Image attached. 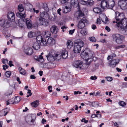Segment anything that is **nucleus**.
I'll list each match as a JSON object with an SVG mask.
<instances>
[{"mask_svg": "<svg viewBox=\"0 0 127 127\" xmlns=\"http://www.w3.org/2000/svg\"><path fill=\"white\" fill-rule=\"evenodd\" d=\"M115 19L116 21H114L113 23H117L116 26L119 28H121L122 30H124L125 24L127 22V20L125 18L124 14L123 13H120L118 12H115Z\"/></svg>", "mask_w": 127, "mask_h": 127, "instance_id": "f257e3e1", "label": "nucleus"}, {"mask_svg": "<svg viewBox=\"0 0 127 127\" xmlns=\"http://www.w3.org/2000/svg\"><path fill=\"white\" fill-rule=\"evenodd\" d=\"M81 56L82 58L86 61L87 64H88L91 63V62L92 61L91 60L89 61V60L95 58V60L96 59V58L94 56V52L89 48L86 49L84 51L81 53Z\"/></svg>", "mask_w": 127, "mask_h": 127, "instance_id": "f03ea898", "label": "nucleus"}, {"mask_svg": "<svg viewBox=\"0 0 127 127\" xmlns=\"http://www.w3.org/2000/svg\"><path fill=\"white\" fill-rule=\"evenodd\" d=\"M84 16V14L80 13L78 17L77 27L79 29H83L85 26L88 23V21Z\"/></svg>", "mask_w": 127, "mask_h": 127, "instance_id": "7ed1b4c3", "label": "nucleus"}, {"mask_svg": "<svg viewBox=\"0 0 127 127\" xmlns=\"http://www.w3.org/2000/svg\"><path fill=\"white\" fill-rule=\"evenodd\" d=\"M46 57L48 61L51 62H53L55 60H59L61 58L60 54H56L54 50L51 51Z\"/></svg>", "mask_w": 127, "mask_h": 127, "instance_id": "20e7f679", "label": "nucleus"}, {"mask_svg": "<svg viewBox=\"0 0 127 127\" xmlns=\"http://www.w3.org/2000/svg\"><path fill=\"white\" fill-rule=\"evenodd\" d=\"M84 45V42L80 40H77L74 42V47L73 49L74 53H78L81 51V48Z\"/></svg>", "mask_w": 127, "mask_h": 127, "instance_id": "39448f33", "label": "nucleus"}, {"mask_svg": "<svg viewBox=\"0 0 127 127\" xmlns=\"http://www.w3.org/2000/svg\"><path fill=\"white\" fill-rule=\"evenodd\" d=\"M113 40L118 44H121L124 39V36L118 34H113L112 36Z\"/></svg>", "mask_w": 127, "mask_h": 127, "instance_id": "423d86ee", "label": "nucleus"}, {"mask_svg": "<svg viewBox=\"0 0 127 127\" xmlns=\"http://www.w3.org/2000/svg\"><path fill=\"white\" fill-rule=\"evenodd\" d=\"M9 24L8 20L1 17L0 18V26L3 28H7Z\"/></svg>", "mask_w": 127, "mask_h": 127, "instance_id": "0eeeda50", "label": "nucleus"}, {"mask_svg": "<svg viewBox=\"0 0 127 127\" xmlns=\"http://www.w3.org/2000/svg\"><path fill=\"white\" fill-rule=\"evenodd\" d=\"M83 64V62L81 61L76 60L74 62L73 65L76 68L81 69Z\"/></svg>", "mask_w": 127, "mask_h": 127, "instance_id": "6e6552de", "label": "nucleus"}, {"mask_svg": "<svg viewBox=\"0 0 127 127\" xmlns=\"http://www.w3.org/2000/svg\"><path fill=\"white\" fill-rule=\"evenodd\" d=\"M119 3L121 5V8L122 9H127V0H122L119 1Z\"/></svg>", "mask_w": 127, "mask_h": 127, "instance_id": "1a4fd4ad", "label": "nucleus"}, {"mask_svg": "<svg viewBox=\"0 0 127 127\" xmlns=\"http://www.w3.org/2000/svg\"><path fill=\"white\" fill-rule=\"evenodd\" d=\"M119 62V59H112L109 61L110 66L112 67H115L116 65L118 64Z\"/></svg>", "mask_w": 127, "mask_h": 127, "instance_id": "9d476101", "label": "nucleus"}, {"mask_svg": "<svg viewBox=\"0 0 127 127\" xmlns=\"http://www.w3.org/2000/svg\"><path fill=\"white\" fill-rule=\"evenodd\" d=\"M7 17L8 19V22L10 23V22H14L15 21V18L14 14L11 12L8 13L7 15Z\"/></svg>", "mask_w": 127, "mask_h": 127, "instance_id": "9b49d317", "label": "nucleus"}, {"mask_svg": "<svg viewBox=\"0 0 127 127\" xmlns=\"http://www.w3.org/2000/svg\"><path fill=\"white\" fill-rule=\"evenodd\" d=\"M24 52L26 55L29 56L31 55L33 53V49L30 47L25 48Z\"/></svg>", "mask_w": 127, "mask_h": 127, "instance_id": "f8f14e48", "label": "nucleus"}, {"mask_svg": "<svg viewBox=\"0 0 127 127\" xmlns=\"http://www.w3.org/2000/svg\"><path fill=\"white\" fill-rule=\"evenodd\" d=\"M108 9H112L115 6V2L113 0H107Z\"/></svg>", "mask_w": 127, "mask_h": 127, "instance_id": "ddd939ff", "label": "nucleus"}, {"mask_svg": "<svg viewBox=\"0 0 127 127\" xmlns=\"http://www.w3.org/2000/svg\"><path fill=\"white\" fill-rule=\"evenodd\" d=\"M61 55L62 58L64 59H66L68 56L67 51L64 49H63L61 51Z\"/></svg>", "mask_w": 127, "mask_h": 127, "instance_id": "4468645a", "label": "nucleus"}, {"mask_svg": "<svg viewBox=\"0 0 127 127\" xmlns=\"http://www.w3.org/2000/svg\"><path fill=\"white\" fill-rule=\"evenodd\" d=\"M107 2V0H102L101 3V8L103 9H104L106 8H108Z\"/></svg>", "mask_w": 127, "mask_h": 127, "instance_id": "2eb2a0df", "label": "nucleus"}, {"mask_svg": "<svg viewBox=\"0 0 127 127\" xmlns=\"http://www.w3.org/2000/svg\"><path fill=\"white\" fill-rule=\"evenodd\" d=\"M43 17L49 19V15L46 12L43 11L40 12V18H43Z\"/></svg>", "mask_w": 127, "mask_h": 127, "instance_id": "dca6fc26", "label": "nucleus"}, {"mask_svg": "<svg viewBox=\"0 0 127 127\" xmlns=\"http://www.w3.org/2000/svg\"><path fill=\"white\" fill-rule=\"evenodd\" d=\"M9 109L6 108L0 112V116H5L8 113Z\"/></svg>", "mask_w": 127, "mask_h": 127, "instance_id": "f3484780", "label": "nucleus"}, {"mask_svg": "<svg viewBox=\"0 0 127 127\" xmlns=\"http://www.w3.org/2000/svg\"><path fill=\"white\" fill-rule=\"evenodd\" d=\"M47 44L50 45L54 44L55 40L53 38L50 37L47 40Z\"/></svg>", "mask_w": 127, "mask_h": 127, "instance_id": "a211bd4d", "label": "nucleus"}, {"mask_svg": "<svg viewBox=\"0 0 127 127\" xmlns=\"http://www.w3.org/2000/svg\"><path fill=\"white\" fill-rule=\"evenodd\" d=\"M24 21L26 22L27 28H30L32 27V23L31 20L29 19H27L24 20Z\"/></svg>", "mask_w": 127, "mask_h": 127, "instance_id": "6ab92c4d", "label": "nucleus"}, {"mask_svg": "<svg viewBox=\"0 0 127 127\" xmlns=\"http://www.w3.org/2000/svg\"><path fill=\"white\" fill-rule=\"evenodd\" d=\"M58 28L55 26H52L50 28L51 32L54 34H56L58 32Z\"/></svg>", "mask_w": 127, "mask_h": 127, "instance_id": "aec40b11", "label": "nucleus"}, {"mask_svg": "<svg viewBox=\"0 0 127 127\" xmlns=\"http://www.w3.org/2000/svg\"><path fill=\"white\" fill-rule=\"evenodd\" d=\"M88 102H89V104L90 105H91L92 107H96L97 105V106H99L100 107H101L102 106V105H100V104L97 102H92L90 101H88Z\"/></svg>", "mask_w": 127, "mask_h": 127, "instance_id": "412c9836", "label": "nucleus"}, {"mask_svg": "<svg viewBox=\"0 0 127 127\" xmlns=\"http://www.w3.org/2000/svg\"><path fill=\"white\" fill-rule=\"evenodd\" d=\"M70 3L72 6H76L77 7L79 8V5L78 0H71Z\"/></svg>", "mask_w": 127, "mask_h": 127, "instance_id": "4be33fe9", "label": "nucleus"}, {"mask_svg": "<svg viewBox=\"0 0 127 127\" xmlns=\"http://www.w3.org/2000/svg\"><path fill=\"white\" fill-rule=\"evenodd\" d=\"M40 43L37 42L34 43L33 44L32 47L35 50L38 49L40 48Z\"/></svg>", "mask_w": 127, "mask_h": 127, "instance_id": "5701e85b", "label": "nucleus"}, {"mask_svg": "<svg viewBox=\"0 0 127 127\" xmlns=\"http://www.w3.org/2000/svg\"><path fill=\"white\" fill-rule=\"evenodd\" d=\"M34 58L36 60L38 61L39 62H42L44 61L43 57L41 55H39L38 57L35 56L34 57Z\"/></svg>", "mask_w": 127, "mask_h": 127, "instance_id": "b1692460", "label": "nucleus"}, {"mask_svg": "<svg viewBox=\"0 0 127 127\" xmlns=\"http://www.w3.org/2000/svg\"><path fill=\"white\" fill-rule=\"evenodd\" d=\"M42 34L43 36L45 37H49L51 35L50 32L48 31L43 32Z\"/></svg>", "mask_w": 127, "mask_h": 127, "instance_id": "393cba45", "label": "nucleus"}, {"mask_svg": "<svg viewBox=\"0 0 127 127\" xmlns=\"http://www.w3.org/2000/svg\"><path fill=\"white\" fill-rule=\"evenodd\" d=\"M16 15L17 16L21 18H25L26 16L25 13H22L21 12L20 13L18 12H17L16 14Z\"/></svg>", "mask_w": 127, "mask_h": 127, "instance_id": "a878e982", "label": "nucleus"}, {"mask_svg": "<svg viewBox=\"0 0 127 127\" xmlns=\"http://www.w3.org/2000/svg\"><path fill=\"white\" fill-rule=\"evenodd\" d=\"M93 11L96 13H100L101 12V9L98 7L94 8L93 9Z\"/></svg>", "mask_w": 127, "mask_h": 127, "instance_id": "bb28decb", "label": "nucleus"}, {"mask_svg": "<svg viewBox=\"0 0 127 127\" xmlns=\"http://www.w3.org/2000/svg\"><path fill=\"white\" fill-rule=\"evenodd\" d=\"M66 44L67 48L69 49H70L72 47L73 43L72 41L68 40Z\"/></svg>", "mask_w": 127, "mask_h": 127, "instance_id": "cd10ccee", "label": "nucleus"}, {"mask_svg": "<svg viewBox=\"0 0 127 127\" xmlns=\"http://www.w3.org/2000/svg\"><path fill=\"white\" fill-rule=\"evenodd\" d=\"M18 9L20 12H23L24 9L23 5L21 4H19L18 6Z\"/></svg>", "mask_w": 127, "mask_h": 127, "instance_id": "c85d7f7f", "label": "nucleus"}, {"mask_svg": "<svg viewBox=\"0 0 127 127\" xmlns=\"http://www.w3.org/2000/svg\"><path fill=\"white\" fill-rule=\"evenodd\" d=\"M18 70L20 74L23 75H25L26 74V71L22 68L20 67L19 68Z\"/></svg>", "mask_w": 127, "mask_h": 127, "instance_id": "c756f323", "label": "nucleus"}, {"mask_svg": "<svg viewBox=\"0 0 127 127\" xmlns=\"http://www.w3.org/2000/svg\"><path fill=\"white\" fill-rule=\"evenodd\" d=\"M39 103V101L36 100L32 102L31 103V105L32 107H36L38 106Z\"/></svg>", "mask_w": 127, "mask_h": 127, "instance_id": "7c9ffc66", "label": "nucleus"}, {"mask_svg": "<svg viewBox=\"0 0 127 127\" xmlns=\"http://www.w3.org/2000/svg\"><path fill=\"white\" fill-rule=\"evenodd\" d=\"M28 37L29 38H32L36 36V34L35 32H30L28 33Z\"/></svg>", "mask_w": 127, "mask_h": 127, "instance_id": "2f4dec72", "label": "nucleus"}, {"mask_svg": "<svg viewBox=\"0 0 127 127\" xmlns=\"http://www.w3.org/2000/svg\"><path fill=\"white\" fill-rule=\"evenodd\" d=\"M71 10V8L67 6H65V8L63 9V12L64 13H67L70 11Z\"/></svg>", "mask_w": 127, "mask_h": 127, "instance_id": "473e14b6", "label": "nucleus"}, {"mask_svg": "<svg viewBox=\"0 0 127 127\" xmlns=\"http://www.w3.org/2000/svg\"><path fill=\"white\" fill-rule=\"evenodd\" d=\"M14 103V100L13 98H12L6 101V105H7L9 104H12Z\"/></svg>", "mask_w": 127, "mask_h": 127, "instance_id": "72a5a7b5", "label": "nucleus"}, {"mask_svg": "<svg viewBox=\"0 0 127 127\" xmlns=\"http://www.w3.org/2000/svg\"><path fill=\"white\" fill-rule=\"evenodd\" d=\"M3 33L4 35L7 37H9L10 35L9 33H8V31L6 30H5L3 32Z\"/></svg>", "mask_w": 127, "mask_h": 127, "instance_id": "f704fd0d", "label": "nucleus"}, {"mask_svg": "<svg viewBox=\"0 0 127 127\" xmlns=\"http://www.w3.org/2000/svg\"><path fill=\"white\" fill-rule=\"evenodd\" d=\"M42 36L41 35H38L36 37L37 42L40 43L41 40H42L43 39Z\"/></svg>", "mask_w": 127, "mask_h": 127, "instance_id": "c9c22d12", "label": "nucleus"}, {"mask_svg": "<svg viewBox=\"0 0 127 127\" xmlns=\"http://www.w3.org/2000/svg\"><path fill=\"white\" fill-rule=\"evenodd\" d=\"M45 21L44 18H39V23L40 25H43V22Z\"/></svg>", "mask_w": 127, "mask_h": 127, "instance_id": "e433bc0d", "label": "nucleus"}, {"mask_svg": "<svg viewBox=\"0 0 127 127\" xmlns=\"http://www.w3.org/2000/svg\"><path fill=\"white\" fill-rule=\"evenodd\" d=\"M116 55L115 54H111L110 56H109L107 58V59L108 60H109L110 59H111V60H112V59H114L113 58L114 57H115L116 56Z\"/></svg>", "mask_w": 127, "mask_h": 127, "instance_id": "4c0bfd02", "label": "nucleus"}, {"mask_svg": "<svg viewBox=\"0 0 127 127\" xmlns=\"http://www.w3.org/2000/svg\"><path fill=\"white\" fill-rule=\"evenodd\" d=\"M43 8L46 11H48L49 9L47 5L46 4H43Z\"/></svg>", "mask_w": 127, "mask_h": 127, "instance_id": "58836bf2", "label": "nucleus"}, {"mask_svg": "<svg viewBox=\"0 0 127 127\" xmlns=\"http://www.w3.org/2000/svg\"><path fill=\"white\" fill-rule=\"evenodd\" d=\"M14 100V101L15 103H18L20 100V98L19 96H17L15 98H13Z\"/></svg>", "mask_w": 127, "mask_h": 127, "instance_id": "ea45409f", "label": "nucleus"}, {"mask_svg": "<svg viewBox=\"0 0 127 127\" xmlns=\"http://www.w3.org/2000/svg\"><path fill=\"white\" fill-rule=\"evenodd\" d=\"M87 5H89L90 6H92L93 5L94 3V1L92 0H89L87 1Z\"/></svg>", "mask_w": 127, "mask_h": 127, "instance_id": "a19ab883", "label": "nucleus"}, {"mask_svg": "<svg viewBox=\"0 0 127 127\" xmlns=\"http://www.w3.org/2000/svg\"><path fill=\"white\" fill-rule=\"evenodd\" d=\"M89 40L92 42H95L96 41V39L94 37H89Z\"/></svg>", "mask_w": 127, "mask_h": 127, "instance_id": "79ce46f5", "label": "nucleus"}, {"mask_svg": "<svg viewBox=\"0 0 127 127\" xmlns=\"http://www.w3.org/2000/svg\"><path fill=\"white\" fill-rule=\"evenodd\" d=\"M42 44L43 45L45 46L47 44V42L46 41L45 39H43L42 40H41L40 42V44Z\"/></svg>", "mask_w": 127, "mask_h": 127, "instance_id": "37998d69", "label": "nucleus"}, {"mask_svg": "<svg viewBox=\"0 0 127 127\" xmlns=\"http://www.w3.org/2000/svg\"><path fill=\"white\" fill-rule=\"evenodd\" d=\"M87 32H88L87 30H82L81 32V33L83 35H86L87 34Z\"/></svg>", "mask_w": 127, "mask_h": 127, "instance_id": "c03bdc74", "label": "nucleus"}, {"mask_svg": "<svg viewBox=\"0 0 127 127\" xmlns=\"http://www.w3.org/2000/svg\"><path fill=\"white\" fill-rule=\"evenodd\" d=\"M119 104L122 106H125L126 105V103L123 101H121L119 102Z\"/></svg>", "mask_w": 127, "mask_h": 127, "instance_id": "a18cd8bd", "label": "nucleus"}, {"mask_svg": "<svg viewBox=\"0 0 127 127\" xmlns=\"http://www.w3.org/2000/svg\"><path fill=\"white\" fill-rule=\"evenodd\" d=\"M87 1H85L83 0H80L79 1L81 4L84 5H87Z\"/></svg>", "mask_w": 127, "mask_h": 127, "instance_id": "49530a36", "label": "nucleus"}, {"mask_svg": "<svg viewBox=\"0 0 127 127\" xmlns=\"http://www.w3.org/2000/svg\"><path fill=\"white\" fill-rule=\"evenodd\" d=\"M11 72L10 71H8L6 72V75L7 77H9L11 76Z\"/></svg>", "mask_w": 127, "mask_h": 127, "instance_id": "de8ad7c7", "label": "nucleus"}, {"mask_svg": "<svg viewBox=\"0 0 127 127\" xmlns=\"http://www.w3.org/2000/svg\"><path fill=\"white\" fill-rule=\"evenodd\" d=\"M13 93V91L12 90H9L7 93V96H9L12 94Z\"/></svg>", "mask_w": 127, "mask_h": 127, "instance_id": "09e8293b", "label": "nucleus"}, {"mask_svg": "<svg viewBox=\"0 0 127 127\" xmlns=\"http://www.w3.org/2000/svg\"><path fill=\"white\" fill-rule=\"evenodd\" d=\"M125 47V45H121L116 47L115 48L116 49H118L119 48H124Z\"/></svg>", "mask_w": 127, "mask_h": 127, "instance_id": "8fccbe9b", "label": "nucleus"}, {"mask_svg": "<svg viewBox=\"0 0 127 127\" xmlns=\"http://www.w3.org/2000/svg\"><path fill=\"white\" fill-rule=\"evenodd\" d=\"M105 78H106V79L108 81L111 82L112 80V77H111L108 76L106 77Z\"/></svg>", "mask_w": 127, "mask_h": 127, "instance_id": "3c124183", "label": "nucleus"}, {"mask_svg": "<svg viewBox=\"0 0 127 127\" xmlns=\"http://www.w3.org/2000/svg\"><path fill=\"white\" fill-rule=\"evenodd\" d=\"M1 60L2 61V62L4 64H7L8 62V61L7 59H2Z\"/></svg>", "mask_w": 127, "mask_h": 127, "instance_id": "603ef678", "label": "nucleus"}, {"mask_svg": "<svg viewBox=\"0 0 127 127\" xmlns=\"http://www.w3.org/2000/svg\"><path fill=\"white\" fill-rule=\"evenodd\" d=\"M97 78V77L95 75L94 76H92L90 77V79L91 80H96Z\"/></svg>", "mask_w": 127, "mask_h": 127, "instance_id": "864d4df0", "label": "nucleus"}, {"mask_svg": "<svg viewBox=\"0 0 127 127\" xmlns=\"http://www.w3.org/2000/svg\"><path fill=\"white\" fill-rule=\"evenodd\" d=\"M49 25V23L48 22H47L46 21H45H45L43 22V24L42 25L44 26H47Z\"/></svg>", "mask_w": 127, "mask_h": 127, "instance_id": "5fc2aeb1", "label": "nucleus"}, {"mask_svg": "<svg viewBox=\"0 0 127 127\" xmlns=\"http://www.w3.org/2000/svg\"><path fill=\"white\" fill-rule=\"evenodd\" d=\"M127 20V22L124 25L125 26L124 28V30L125 31V32L127 31V19H126Z\"/></svg>", "mask_w": 127, "mask_h": 127, "instance_id": "6e6d98bb", "label": "nucleus"}, {"mask_svg": "<svg viewBox=\"0 0 127 127\" xmlns=\"http://www.w3.org/2000/svg\"><path fill=\"white\" fill-rule=\"evenodd\" d=\"M8 64L10 67L14 66V65L12 64V61H9Z\"/></svg>", "mask_w": 127, "mask_h": 127, "instance_id": "4d7b16f0", "label": "nucleus"}, {"mask_svg": "<svg viewBox=\"0 0 127 127\" xmlns=\"http://www.w3.org/2000/svg\"><path fill=\"white\" fill-rule=\"evenodd\" d=\"M75 29L70 30L69 31V33L70 34H72L74 32Z\"/></svg>", "mask_w": 127, "mask_h": 127, "instance_id": "13d9d810", "label": "nucleus"}, {"mask_svg": "<svg viewBox=\"0 0 127 127\" xmlns=\"http://www.w3.org/2000/svg\"><path fill=\"white\" fill-rule=\"evenodd\" d=\"M27 93L29 94V96H31L32 95V93H31V91L30 90H28V92Z\"/></svg>", "mask_w": 127, "mask_h": 127, "instance_id": "bf43d9fd", "label": "nucleus"}, {"mask_svg": "<svg viewBox=\"0 0 127 127\" xmlns=\"http://www.w3.org/2000/svg\"><path fill=\"white\" fill-rule=\"evenodd\" d=\"M2 67L3 68V69L4 70H6V68H5V67L6 68H7L8 67V66L6 65H3L2 66Z\"/></svg>", "mask_w": 127, "mask_h": 127, "instance_id": "052dcab7", "label": "nucleus"}, {"mask_svg": "<svg viewBox=\"0 0 127 127\" xmlns=\"http://www.w3.org/2000/svg\"><path fill=\"white\" fill-rule=\"evenodd\" d=\"M123 87L127 88V83H123Z\"/></svg>", "mask_w": 127, "mask_h": 127, "instance_id": "680f3d73", "label": "nucleus"}, {"mask_svg": "<svg viewBox=\"0 0 127 127\" xmlns=\"http://www.w3.org/2000/svg\"><path fill=\"white\" fill-rule=\"evenodd\" d=\"M68 0H60L61 2L62 3H64L67 2Z\"/></svg>", "mask_w": 127, "mask_h": 127, "instance_id": "e2e57ef3", "label": "nucleus"}, {"mask_svg": "<svg viewBox=\"0 0 127 127\" xmlns=\"http://www.w3.org/2000/svg\"><path fill=\"white\" fill-rule=\"evenodd\" d=\"M96 23L97 24H100L101 21L99 19L97 18V19Z\"/></svg>", "mask_w": 127, "mask_h": 127, "instance_id": "0e129e2a", "label": "nucleus"}, {"mask_svg": "<svg viewBox=\"0 0 127 127\" xmlns=\"http://www.w3.org/2000/svg\"><path fill=\"white\" fill-rule=\"evenodd\" d=\"M82 93L81 92H79V91H75L74 93V95H76L79 94H81Z\"/></svg>", "mask_w": 127, "mask_h": 127, "instance_id": "69168bd1", "label": "nucleus"}, {"mask_svg": "<svg viewBox=\"0 0 127 127\" xmlns=\"http://www.w3.org/2000/svg\"><path fill=\"white\" fill-rule=\"evenodd\" d=\"M30 78L31 79H35L36 78V77L34 76V75H31L30 76Z\"/></svg>", "mask_w": 127, "mask_h": 127, "instance_id": "338daca9", "label": "nucleus"}, {"mask_svg": "<svg viewBox=\"0 0 127 127\" xmlns=\"http://www.w3.org/2000/svg\"><path fill=\"white\" fill-rule=\"evenodd\" d=\"M105 29L108 32H109L110 31V28L108 26H106L105 28Z\"/></svg>", "mask_w": 127, "mask_h": 127, "instance_id": "774afa93", "label": "nucleus"}]
</instances>
